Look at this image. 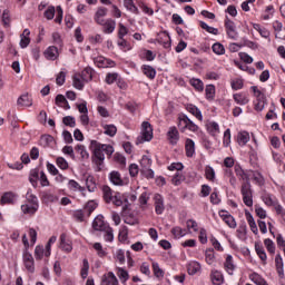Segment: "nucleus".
Returning a JSON list of instances; mask_svg holds the SVG:
<instances>
[{"label": "nucleus", "instance_id": "1", "mask_svg": "<svg viewBox=\"0 0 285 285\" xmlns=\"http://www.w3.org/2000/svg\"><path fill=\"white\" fill-rule=\"evenodd\" d=\"M235 173L238 179L243 180L240 193L243 195V202L248 208L253 207V188L250 187V173L252 170H244L240 166H235Z\"/></svg>", "mask_w": 285, "mask_h": 285}, {"label": "nucleus", "instance_id": "2", "mask_svg": "<svg viewBox=\"0 0 285 285\" xmlns=\"http://www.w3.org/2000/svg\"><path fill=\"white\" fill-rule=\"evenodd\" d=\"M89 148L92 151L94 163L96 166H101V164H104V160L106 159L104 153H106V155H112V153H115V148H112V146L104 145L97 140H91Z\"/></svg>", "mask_w": 285, "mask_h": 285}, {"label": "nucleus", "instance_id": "3", "mask_svg": "<svg viewBox=\"0 0 285 285\" xmlns=\"http://www.w3.org/2000/svg\"><path fill=\"white\" fill-rule=\"evenodd\" d=\"M102 197L106 204H114V206H124L121 194L114 191L109 186H102Z\"/></svg>", "mask_w": 285, "mask_h": 285}, {"label": "nucleus", "instance_id": "4", "mask_svg": "<svg viewBox=\"0 0 285 285\" xmlns=\"http://www.w3.org/2000/svg\"><path fill=\"white\" fill-rule=\"evenodd\" d=\"M141 128V136L137 138V145L144 144V141H150L153 139V126L150 122L144 121Z\"/></svg>", "mask_w": 285, "mask_h": 285}, {"label": "nucleus", "instance_id": "5", "mask_svg": "<svg viewBox=\"0 0 285 285\" xmlns=\"http://www.w3.org/2000/svg\"><path fill=\"white\" fill-rule=\"evenodd\" d=\"M225 28L229 39H237V29L235 22L228 18L225 19Z\"/></svg>", "mask_w": 285, "mask_h": 285}, {"label": "nucleus", "instance_id": "6", "mask_svg": "<svg viewBox=\"0 0 285 285\" xmlns=\"http://www.w3.org/2000/svg\"><path fill=\"white\" fill-rule=\"evenodd\" d=\"M154 206H155V212L157 215H161L164 210H166V207L164 206V197L159 194H156L154 196Z\"/></svg>", "mask_w": 285, "mask_h": 285}, {"label": "nucleus", "instance_id": "7", "mask_svg": "<svg viewBox=\"0 0 285 285\" xmlns=\"http://www.w3.org/2000/svg\"><path fill=\"white\" fill-rule=\"evenodd\" d=\"M108 14V9L106 7H99L95 13V21L98 23V26H104V17Z\"/></svg>", "mask_w": 285, "mask_h": 285}, {"label": "nucleus", "instance_id": "8", "mask_svg": "<svg viewBox=\"0 0 285 285\" xmlns=\"http://www.w3.org/2000/svg\"><path fill=\"white\" fill-rule=\"evenodd\" d=\"M23 262L27 271H29V273H35V258L30 253L26 252L23 254Z\"/></svg>", "mask_w": 285, "mask_h": 285}, {"label": "nucleus", "instance_id": "9", "mask_svg": "<svg viewBox=\"0 0 285 285\" xmlns=\"http://www.w3.org/2000/svg\"><path fill=\"white\" fill-rule=\"evenodd\" d=\"M180 124H184V128H187L191 132H197V130H199V127L195 125L188 116H183V118H180Z\"/></svg>", "mask_w": 285, "mask_h": 285}, {"label": "nucleus", "instance_id": "10", "mask_svg": "<svg viewBox=\"0 0 285 285\" xmlns=\"http://www.w3.org/2000/svg\"><path fill=\"white\" fill-rule=\"evenodd\" d=\"M169 144L175 146L179 141V130H177V127H170L167 132Z\"/></svg>", "mask_w": 285, "mask_h": 285}, {"label": "nucleus", "instance_id": "11", "mask_svg": "<svg viewBox=\"0 0 285 285\" xmlns=\"http://www.w3.org/2000/svg\"><path fill=\"white\" fill-rule=\"evenodd\" d=\"M219 216L225 222V224L229 226V228H237V223L235 222V218L232 215H229L226 212H220Z\"/></svg>", "mask_w": 285, "mask_h": 285}, {"label": "nucleus", "instance_id": "12", "mask_svg": "<svg viewBox=\"0 0 285 285\" xmlns=\"http://www.w3.org/2000/svg\"><path fill=\"white\" fill-rule=\"evenodd\" d=\"M60 248L66 253H70L72 250V243L68 240V236L66 234L60 235Z\"/></svg>", "mask_w": 285, "mask_h": 285}, {"label": "nucleus", "instance_id": "13", "mask_svg": "<svg viewBox=\"0 0 285 285\" xmlns=\"http://www.w3.org/2000/svg\"><path fill=\"white\" fill-rule=\"evenodd\" d=\"M104 32L106 35H112L115 32V28H117V22L112 19L104 20Z\"/></svg>", "mask_w": 285, "mask_h": 285}, {"label": "nucleus", "instance_id": "14", "mask_svg": "<svg viewBox=\"0 0 285 285\" xmlns=\"http://www.w3.org/2000/svg\"><path fill=\"white\" fill-rule=\"evenodd\" d=\"M210 279H212L213 284H215V285L224 284V275L222 274V272H219L217 269L212 271Z\"/></svg>", "mask_w": 285, "mask_h": 285}, {"label": "nucleus", "instance_id": "15", "mask_svg": "<svg viewBox=\"0 0 285 285\" xmlns=\"http://www.w3.org/2000/svg\"><path fill=\"white\" fill-rule=\"evenodd\" d=\"M16 197H17V194L12 191H6L0 199V204L2 206L6 204H14Z\"/></svg>", "mask_w": 285, "mask_h": 285}, {"label": "nucleus", "instance_id": "16", "mask_svg": "<svg viewBox=\"0 0 285 285\" xmlns=\"http://www.w3.org/2000/svg\"><path fill=\"white\" fill-rule=\"evenodd\" d=\"M45 57L50 61H55L59 57V49L57 47L51 46L45 51Z\"/></svg>", "mask_w": 285, "mask_h": 285}, {"label": "nucleus", "instance_id": "17", "mask_svg": "<svg viewBox=\"0 0 285 285\" xmlns=\"http://www.w3.org/2000/svg\"><path fill=\"white\" fill-rule=\"evenodd\" d=\"M21 210L22 213H24V215H35L37 210H39V205H32L30 203H27L21 206Z\"/></svg>", "mask_w": 285, "mask_h": 285}, {"label": "nucleus", "instance_id": "18", "mask_svg": "<svg viewBox=\"0 0 285 285\" xmlns=\"http://www.w3.org/2000/svg\"><path fill=\"white\" fill-rule=\"evenodd\" d=\"M94 230H106V223L104 222V216H97L92 222Z\"/></svg>", "mask_w": 285, "mask_h": 285}, {"label": "nucleus", "instance_id": "19", "mask_svg": "<svg viewBox=\"0 0 285 285\" xmlns=\"http://www.w3.org/2000/svg\"><path fill=\"white\" fill-rule=\"evenodd\" d=\"M109 179L114 186H124V179H121V174H119V171H111Z\"/></svg>", "mask_w": 285, "mask_h": 285}, {"label": "nucleus", "instance_id": "20", "mask_svg": "<svg viewBox=\"0 0 285 285\" xmlns=\"http://www.w3.org/2000/svg\"><path fill=\"white\" fill-rule=\"evenodd\" d=\"M17 104L18 106L30 108L32 106V98L28 94H24L18 98Z\"/></svg>", "mask_w": 285, "mask_h": 285}, {"label": "nucleus", "instance_id": "21", "mask_svg": "<svg viewBox=\"0 0 285 285\" xmlns=\"http://www.w3.org/2000/svg\"><path fill=\"white\" fill-rule=\"evenodd\" d=\"M275 266L279 277H284V261L279 254H277L275 257Z\"/></svg>", "mask_w": 285, "mask_h": 285}, {"label": "nucleus", "instance_id": "22", "mask_svg": "<svg viewBox=\"0 0 285 285\" xmlns=\"http://www.w3.org/2000/svg\"><path fill=\"white\" fill-rule=\"evenodd\" d=\"M187 110L188 112H190V115H194V117H196L198 121L204 120V117L202 116V110H199V108H197L195 105H188Z\"/></svg>", "mask_w": 285, "mask_h": 285}, {"label": "nucleus", "instance_id": "23", "mask_svg": "<svg viewBox=\"0 0 285 285\" xmlns=\"http://www.w3.org/2000/svg\"><path fill=\"white\" fill-rule=\"evenodd\" d=\"M237 141L240 146H246L250 141V135L247 131H240L237 135Z\"/></svg>", "mask_w": 285, "mask_h": 285}, {"label": "nucleus", "instance_id": "24", "mask_svg": "<svg viewBox=\"0 0 285 285\" xmlns=\"http://www.w3.org/2000/svg\"><path fill=\"white\" fill-rule=\"evenodd\" d=\"M245 215L252 233H254V235H257L258 229H257V224L255 223V218H253V215L249 212H246Z\"/></svg>", "mask_w": 285, "mask_h": 285}, {"label": "nucleus", "instance_id": "25", "mask_svg": "<svg viewBox=\"0 0 285 285\" xmlns=\"http://www.w3.org/2000/svg\"><path fill=\"white\" fill-rule=\"evenodd\" d=\"M95 63H97L98 68H108V66H115L114 61H110L104 57L96 58Z\"/></svg>", "mask_w": 285, "mask_h": 285}, {"label": "nucleus", "instance_id": "26", "mask_svg": "<svg viewBox=\"0 0 285 285\" xmlns=\"http://www.w3.org/2000/svg\"><path fill=\"white\" fill-rule=\"evenodd\" d=\"M187 271L188 275H197V273L202 271V265L198 262H191L189 263Z\"/></svg>", "mask_w": 285, "mask_h": 285}, {"label": "nucleus", "instance_id": "27", "mask_svg": "<svg viewBox=\"0 0 285 285\" xmlns=\"http://www.w3.org/2000/svg\"><path fill=\"white\" fill-rule=\"evenodd\" d=\"M225 269L229 275H233V271H235V263L233 262V256L228 255L226 257L225 264H224Z\"/></svg>", "mask_w": 285, "mask_h": 285}, {"label": "nucleus", "instance_id": "28", "mask_svg": "<svg viewBox=\"0 0 285 285\" xmlns=\"http://www.w3.org/2000/svg\"><path fill=\"white\" fill-rule=\"evenodd\" d=\"M185 149H186V156L193 157L195 155V141H193V139H187Z\"/></svg>", "mask_w": 285, "mask_h": 285}, {"label": "nucleus", "instance_id": "29", "mask_svg": "<svg viewBox=\"0 0 285 285\" xmlns=\"http://www.w3.org/2000/svg\"><path fill=\"white\" fill-rule=\"evenodd\" d=\"M56 105L61 106L62 108H65V110L70 109V105L68 104V100L66 99V96H63V95L56 96Z\"/></svg>", "mask_w": 285, "mask_h": 285}, {"label": "nucleus", "instance_id": "30", "mask_svg": "<svg viewBox=\"0 0 285 285\" xmlns=\"http://www.w3.org/2000/svg\"><path fill=\"white\" fill-rule=\"evenodd\" d=\"M158 43H163L164 48H170V36L168 35V32L164 31L160 33Z\"/></svg>", "mask_w": 285, "mask_h": 285}, {"label": "nucleus", "instance_id": "31", "mask_svg": "<svg viewBox=\"0 0 285 285\" xmlns=\"http://www.w3.org/2000/svg\"><path fill=\"white\" fill-rule=\"evenodd\" d=\"M190 86H193V88H195V90H197L198 92H203L204 91V82L200 79L197 78H191L189 80Z\"/></svg>", "mask_w": 285, "mask_h": 285}, {"label": "nucleus", "instance_id": "32", "mask_svg": "<svg viewBox=\"0 0 285 285\" xmlns=\"http://www.w3.org/2000/svg\"><path fill=\"white\" fill-rule=\"evenodd\" d=\"M234 100L236 101V104H238L239 106H246V104H248V96L244 95V94H235L234 95Z\"/></svg>", "mask_w": 285, "mask_h": 285}, {"label": "nucleus", "instance_id": "33", "mask_svg": "<svg viewBox=\"0 0 285 285\" xmlns=\"http://www.w3.org/2000/svg\"><path fill=\"white\" fill-rule=\"evenodd\" d=\"M124 6L127 10L134 12V14H139V8L135 6V2L132 0H124Z\"/></svg>", "mask_w": 285, "mask_h": 285}, {"label": "nucleus", "instance_id": "34", "mask_svg": "<svg viewBox=\"0 0 285 285\" xmlns=\"http://www.w3.org/2000/svg\"><path fill=\"white\" fill-rule=\"evenodd\" d=\"M249 279L254 282V284L256 285H268V283H266V279H264L262 276H259V274L257 273H253L249 275Z\"/></svg>", "mask_w": 285, "mask_h": 285}, {"label": "nucleus", "instance_id": "35", "mask_svg": "<svg viewBox=\"0 0 285 285\" xmlns=\"http://www.w3.org/2000/svg\"><path fill=\"white\" fill-rule=\"evenodd\" d=\"M86 185L89 193H95V190H97V183H95V177L88 176L86 179Z\"/></svg>", "mask_w": 285, "mask_h": 285}, {"label": "nucleus", "instance_id": "36", "mask_svg": "<svg viewBox=\"0 0 285 285\" xmlns=\"http://www.w3.org/2000/svg\"><path fill=\"white\" fill-rule=\"evenodd\" d=\"M52 141H55V138L50 135H43L40 138V146H42L43 148H48V146H50V144H52Z\"/></svg>", "mask_w": 285, "mask_h": 285}, {"label": "nucleus", "instance_id": "37", "mask_svg": "<svg viewBox=\"0 0 285 285\" xmlns=\"http://www.w3.org/2000/svg\"><path fill=\"white\" fill-rule=\"evenodd\" d=\"M263 202L266 206H276L277 198L271 194H265L263 196Z\"/></svg>", "mask_w": 285, "mask_h": 285}, {"label": "nucleus", "instance_id": "38", "mask_svg": "<svg viewBox=\"0 0 285 285\" xmlns=\"http://www.w3.org/2000/svg\"><path fill=\"white\" fill-rule=\"evenodd\" d=\"M207 130H208L209 134L213 135V137H215L217 134H219V125L215 121L209 122L207 125Z\"/></svg>", "mask_w": 285, "mask_h": 285}, {"label": "nucleus", "instance_id": "39", "mask_svg": "<svg viewBox=\"0 0 285 285\" xmlns=\"http://www.w3.org/2000/svg\"><path fill=\"white\" fill-rule=\"evenodd\" d=\"M104 130L105 135H108V137H115V135H117V127L115 125H105Z\"/></svg>", "mask_w": 285, "mask_h": 285}, {"label": "nucleus", "instance_id": "40", "mask_svg": "<svg viewBox=\"0 0 285 285\" xmlns=\"http://www.w3.org/2000/svg\"><path fill=\"white\" fill-rule=\"evenodd\" d=\"M140 166H141V173H144V170H148L150 168V166H153V160L150 158H148L147 156H144L140 160Z\"/></svg>", "mask_w": 285, "mask_h": 285}, {"label": "nucleus", "instance_id": "41", "mask_svg": "<svg viewBox=\"0 0 285 285\" xmlns=\"http://www.w3.org/2000/svg\"><path fill=\"white\" fill-rule=\"evenodd\" d=\"M200 28H203V30H206V32H209V35H219V30L217 28L210 27L204 21H200Z\"/></svg>", "mask_w": 285, "mask_h": 285}, {"label": "nucleus", "instance_id": "42", "mask_svg": "<svg viewBox=\"0 0 285 285\" xmlns=\"http://www.w3.org/2000/svg\"><path fill=\"white\" fill-rule=\"evenodd\" d=\"M144 70V75H146V77H148V79H154L157 75V71L155 70V68L150 67V66H145L142 68Z\"/></svg>", "mask_w": 285, "mask_h": 285}, {"label": "nucleus", "instance_id": "43", "mask_svg": "<svg viewBox=\"0 0 285 285\" xmlns=\"http://www.w3.org/2000/svg\"><path fill=\"white\" fill-rule=\"evenodd\" d=\"M39 180V170L32 169L29 175V181L33 187H37V181Z\"/></svg>", "mask_w": 285, "mask_h": 285}, {"label": "nucleus", "instance_id": "44", "mask_svg": "<svg viewBox=\"0 0 285 285\" xmlns=\"http://www.w3.org/2000/svg\"><path fill=\"white\" fill-rule=\"evenodd\" d=\"M97 206L98 205L95 200H89L85 206V212L88 213V216H90L97 209Z\"/></svg>", "mask_w": 285, "mask_h": 285}, {"label": "nucleus", "instance_id": "45", "mask_svg": "<svg viewBox=\"0 0 285 285\" xmlns=\"http://www.w3.org/2000/svg\"><path fill=\"white\" fill-rule=\"evenodd\" d=\"M81 79L82 81H92V69L85 68L81 72Z\"/></svg>", "mask_w": 285, "mask_h": 285}, {"label": "nucleus", "instance_id": "46", "mask_svg": "<svg viewBox=\"0 0 285 285\" xmlns=\"http://www.w3.org/2000/svg\"><path fill=\"white\" fill-rule=\"evenodd\" d=\"M205 177L208 181H215V169L210 166L205 167Z\"/></svg>", "mask_w": 285, "mask_h": 285}, {"label": "nucleus", "instance_id": "47", "mask_svg": "<svg viewBox=\"0 0 285 285\" xmlns=\"http://www.w3.org/2000/svg\"><path fill=\"white\" fill-rule=\"evenodd\" d=\"M102 230L105 232L104 239L106 242H112L115 239L112 227H107L106 229H102Z\"/></svg>", "mask_w": 285, "mask_h": 285}, {"label": "nucleus", "instance_id": "48", "mask_svg": "<svg viewBox=\"0 0 285 285\" xmlns=\"http://www.w3.org/2000/svg\"><path fill=\"white\" fill-rule=\"evenodd\" d=\"M26 197H27V204L39 206V200L37 199V196H35L31 190H28Z\"/></svg>", "mask_w": 285, "mask_h": 285}, {"label": "nucleus", "instance_id": "49", "mask_svg": "<svg viewBox=\"0 0 285 285\" xmlns=\"http://www.w3.org/2000/svg\"><path fill=\"white\" fill-rule=\"evenodd\" d=\"M250 179L255 180L258 186H262V184H264V177H262V174L257 171H250Z\"/></svg>", "mask_w": 285, "mask_h": 285}, {"label": "nucleus", "instance_id": "50", "mask_svg": "<svg viewBox=\"0 0 285 285\" xmlns=\"http://www.w3.org/2000/svg\"><path fill=\"white\" fill-rule=\"evenodd\" d=\"M213 52H215V55H224V52H226V49L224 48V45L216 42L213 45L212 47Z\"/></svg>", "mask_w": 285, "mask_h": 285}, {"label": "nucleus", "instance_id": "51", "mask_svg": "<svg viewBox=\"0 0 285 285\" xmlns=\"http://www.w3.org/2000/svg\"><path fill=\"white\" fill-rule=\"evenodd\" d=\"M88 271H90V264L88 263V259H83L82 261V268H81L82 279H86V277H88Z\"/></svg>", "mask_w": 285, "mask_h": 285}, {"label": "nucleus", "instance_id": "52", "mask_svg": "<svg viewBox=\"0 0 285 285\" xmlns=\"http://www.w3.org/2000/svg\"><path fill=\"white\" fill-rule=\"evenodd\" d=\"M62 124H65V126H69V128H75V126H77V122L75 121V117L72 116L63 117Z\"/></svg>", "mask_w": 285, "mask_h": 285}, {"label": "nucleus", "instance_id": "53", "mask_svg": "<svg viewBox=\"0 0 285 285\" xmlns=\"http://www.w3.org/2000/svg\"><path fill=\"white\" fill-rule=\"evenodd\" d=\"M75 150H77V153L80 154L82 159H88V157H90V155L88 154V151L86 150V147L83 145H77Z\"/></svg>", "mask_w": 285, "mask_h": 285}, {"label": "nucleus", "instance_id": "54", "mask_svg": "<svg viewBox=\"0 0 285 285\" xmlns=\"http://www.w3.org/2000/svg\"><path fill=\"white\" fill-rule=\"evenodd\" d=\"M205 94H206L207 99H214L215 98V86L207 85L205 88Z\"/></svg>", "mask_w": 285, "mask_h": 285}, {"label": "nucleus", "instance_id": "55", "mask_svg": "<svg viewBox=\"0 0 285 285\" xmlns=\"http://www.w3.org/2000/svg\"><path fill=\"white\" fill-rule=\"evenodd\" d=\"M171 235H174L176 239H179L180 237H184V235H186V230L181 229V227H174L171 229Z\"/></svg>", "mask_w": 285, "mask_h": 285}, {"label": "nucleus", "instance_id": "56", "mask_svg": "<svg viewBox=\"0 0 285 285\" xmlns=\"http://www.w3.org/2000/svg\"><path fill=\"white\" fill-rule=\"evenodd\" d=\"M264 245L267 248L268 253H271L272 255H275V243H273L271 238H266L264 240Z\"/></svg>", "mask_w": 285, "mask_h": 285}, {"label": "nucleus", "instance_id": "57", "mask_svg": "<svg viewBox=\"0 0 285 285\" xmlns=\"http://www.w3.org/2000/svg\"><path fill=\"white\" fill-rule=\"evenodd\" d=\"M105 277H107L109 285H119V281L117 279V276H115V273L109 272Z\"/></svg>", "mask_w": 285, "mask_h": 285}, {"label": "nucleus", "instance_id": "58", "mask_svg": "<svg viewBox=\"0 0 285 285\" xmlns=\"http://www.w3.org/2000/svg\"><path fill=\"white\" fill-rule=\"evenodd\" d=\"M94 248H95V250H97L98 257H106L107 253H106V250H104L101 243H95Z\"/></svg>", "mask_w": 285, "mask_h": 285}, {"label": "nucleus", "instance_id": "59", "mask_svg": "<svg viewBox=\"0 0 285 285\" xmlns=\"http://www.w3.org/2000/svg\"><path fill=\"white\" fill-rule=\"evenodd\" d=\"M57 86H63L66 83V71H60L56 77Z\"/></svg>", "mask_w": 285, "mask_h": 285}, {"label": "nucleus", "instance_id": "60", "mask_svg": "<svg viewBox=\"0 0 285 285\" xmlns=\"http://www.w3.org/2000/svg\"><path fill=\"white\" fill-rule=\"evenodd\" d=\"M120 242H126L128 239V227L124 226L118 235Z\"/></svg>", "mask_w": 285, "mask_h": 285}, {"label": "nucleus", "instance_id": "61", "mask_svg": "<svg viewBox=\"0 0 285 285\" xmlns=\"http://www.w3.org/2000/svg\"><path fill=\"white\" fill-rule=\"evenodd\" d=\"M205 257H206V262L207 264H213L215 262V254L213 253V249H207L205 252Z\"/></svg>", "mask_w": 285, "mask_h": 285}, {"label": "nucleus", "instance_id": "62", "mask_svg": "<svg viewBox=\"0 0 285 285\" xmlns=\"http://www.w3.org/2000/svg\"><path fill=\"white\" fill-rule=\"evenodd\" d=\"M73 86L77 88V90L83 89V82L81 81V76H73Z\"/></svg>", "mask_w": 285, "mask_h": 285}, {"label": "nucleus", "instance_id": "63", "mask_svg": "<svg viewBox=\"0 0 285 285\" xmlns=\"http://www.w3.org/2000/svg\"><path fill=\"white\" fill-rule=\"evenodd\" d=\"M153 268H154L155 277H164V269L159 268V264L158 263H153Z\"/></svg>", "mask_w": 285, "mask_h": 285}, {"label": "nucleus", "instance_id": "64", "mask_svg": "<svg viewBox=\"0 0 285 285\" xmlns=\"http://www.w3.org/2000/svg\"><path fill=\"white\" fill-rule=\"evenodd\" d=\"M45 17L48 19V21H51V19H55V7L51 6L45 11Z\"/></svg>", "mask_w": 285, "mask_h": 285}]
</instances>
